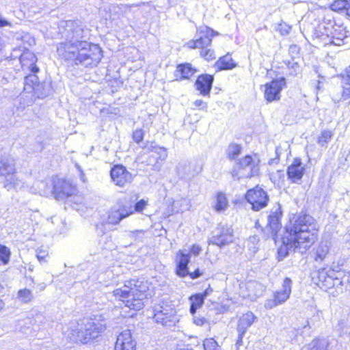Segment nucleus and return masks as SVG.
I'll list each match as a JSON object with an SVG mask.
<instances>
[{
  "instance_id": "obj_63",
  "label": "nucleus",
  "mask_w": 350,
  "mask_h": 350,
  "mask_svg": "<svg viewBox=\"0 0 350 350\" xmlns=\"http://www.w3.org/2000/svg\"><path fill=\"white\" fill-rule=\"evenodd\" d=\"M197 47V45H193V46H191V48L192 49H196Z\"/></svg>"
},
{
  "instance_id": "obj_54",
  "label": "nucleus",
  "mask_w": 350,
  "mask_h": 350,
  "mask_svg": "<svg viewBox=\"0 0 350 350\" xmlns=\"http://www.w3.org/2000/svg\"><path fill=\"white\" fill-rule=\"evenodd\" d=\"M202 275V273L200 272L199 269H197L193 272H189L187 275H189L191 278L192 279H196L198 278L200 276Z\"/></svg>"
},
{
  "instance_id": "obj_40",
  "label": "nucleus",
  "mask_w": 350,
  "mask_h": 350,
  "mask_svg": "<svg viewBox=\"0 0 350 350\" xmlns=\"http://www.w3.org/2000/svg\"><path fill=\"white\" fill-rule=\"evenodd\" d=\"M204 350H219L217 342L213 338H207L203 343Z\"/></svg>"
},
{
  "instance_id": "obj_41",
  "label": "nucleus",
  "mask_w": 350,
  "mask_h": 350,
  "mask_svg": "<svg viewBox=\"0 0 350 350\" xmlns=\"http://www.w3.org/2000/svg\"><path fill=\"white\" fill-rule=\"evenodd\" d=\"M145 231L143 230H136L134 231H129L128 236L129 238L142 241L144 237Z\"/></svg>"
},
{
  "instance_id": "obj_62",
  "label": "nucleus",
  "mask_w": 350,
  "mask_h": 350,
  "mask_svg": "<svg viewBox=\"0 0 350 350\" xmlns=\"http://www.w3.org/2000/svg\"><path fill=\"white\" fill-rule=\"evenodd\" d=\"M317 88L319 90L321 88L320 81H318V85H317Z\"/></svg>"
},
{
  "instance_id": "obj_8",
  "label": "nucleus",
  "mask_w": 350,
  "mask_h": 350,
  "mask_svg": "<svg viewBox=\"0 0 350 350\" xmlns=\"http://www.w3.org/2000/svg\"><path fill=\"white\" fill-rule=\"evenodd\" d=\"M292 281L288 278H285L282 288L276 291L273 299H267L265 303V307L271 309L280 304L284 303L290 297L291 293Z\"/></svg>"
},
{
  "instance_id": "obj_22",
  "label": "nucleus",
  "mask_w": 350,
  "mask_h": 350,
  "mask_svg": "<svg viewBox=\"0 0 350 350\" xmlns=\"http://www.w3.org/2000/svg\"><path fill=\"white\" fill-rule=\"evenodd\" d=\"M190 262V254L179 250L176 254V274L180 277H185L188 275V264Z\"/></svg>"
},
{
  "instance_id": "obj_52",
  "label": "nucleus",
  "mask_w": 350,
  "mask_h": 350,
  "mask_svg": "<svg viewBox=\"0 0 350 350\" xmlns=\"http://www.w3.org/2000/svg\"><path fill=\"white\" fill-rule=\"evenodd\" d=\"M202 251V247L199 245H192L190 252L194 256H198Z\"/></svg>"
},
{
  "instance_id": "obj_2",
  "label": "nucleus",
  "mask_w": 350,
  "mask_h": 350,
  "mask_svg": "<svg viewBox=\"0 0 350 350\" xmlns=\"http://www.w3.org/2000/svg\"><path fill=\"white\" fill-rule=\"evenodd\" d=\"M146 282L139 280L126 281L124 285L113 291L114 297L125 303L131 310H139L144 308V300L146 298Z\"/></svg>"
},
{
  "instance_id": "obj_6",
  "label": "nucleus",
  "mask_w": 350,
  "mask_h": 350,
  "mask_svg": "<svg viewBox=\"0 0 350 350\" xmlns=\"http://www.w3.org/2000/svg\"><path fill=\"white\" fill-rule=\"evenodd\" d=\"M79 53V62L86 66H96L103 57V51L100 45H88Z\"/></svg>"
},
{
  "instance_id": "obj_27",
  "label": "nucleus",
  "mask_w": 350,
  "mask_h": 350,
  "mask_svg": "<svg viewBox=\"0 0 350 350\" xmlns=\"http://www.w3.org/2000/svg\"><path fill=\"white\" fill-rule=\"evenodd\" d=\"M81 322H71L66 330L64 331V336L70 342H81V334H82Z\"/></svg>"
},
{
  "instance_id": "obj_10",
  "label": "nucleus",
  "mask_w": 350,
  "mask_h": 350,
  "mask_svg": "<svg viewBox=\"0 0 350 350\" xmlns=\"http://www.w3.org/2000/svg\"><path fill=\"white\" fill-rule=\"evenodd\" d=\"M111 178L116 186L124 187L133 181V176L122 165H114L110 171Z\"/></svg>"
},
{
  "instance_id": "obj_57",
  "label": "nucleus",
  "mask_w": 350,
  "mask_h": 350,
  "mask_svg": "<svg viewBox=\"0 0 350 350\" xmlns=\"http://www.w3.org/2000/svg\"><path fill=\"white\" fill-rule=\"evenodd\" d=\"M292 68L293 69V72H291L292 75H297L299 70V66L297 63H294L292 66Z\"/></svg>"
},
{
  "instance_id": "obj_35",
  "label": "nucleus",
  "mask_w": 350,
  "mask_h": 350,
  "mask_svg": "<svg viewBox=\"0 0 350 350\" xmlns=\"http://www.w3.org/2000/svg\"><path fill=\"white\" fill-rule=\"evenodd\" d=\"M334 133L331 131L323 130L318 138L317 142L321 146H325L332 139Z\"/></svg>"
},
{
  "instance_id": "obj_51",
  "label": "nucleus",
  "mask_w": 350,
  "mask_h": 350,
  "mask_svg": "<svg viewBox=\"0 0 350 350\" xmlns=\"http://www.w3.org/2000/svg\"><path fill=\"white\" fill-rule=\"evenodd\" d=\"M12 27V23L6 20L0 13V27Z\"/></svg>"
},
{
  "instance_id": "obj_9",
  "label": "nucleus",
  "mask_w": 350,
  "mask_h": 350,
  "mask_svg": "<svg viewBox=\"0 0 350 350\" xmlns=\"http://www.w3.org/2000/svg\"><path fill=\"white\" fill-rule=\"evenodd\" d=\"M245 199L252 204V209L256 211L265 207L269 201L267 193L258 186L247 191Z\"/></svg>"
},
{
  "instance_id": "obj_44",
  "label": "nucleus",
  "mask_w": 350,
  "mask_h": 350,
  "mask_svg": "<svg viewBox=\"0 0 350 350\" xmlns=\"http://www.w3.org/2000/svg\"><path fill=\"white\" fill-rule=\"evenodd\" d=\"M147 204V201L143 199L140 200L135 204L134 207L133 208V210L134 211V212L140 213L144 209Z\"/></svg>"
},
{
  "instance_id": "obj_43",
  "label": "nucleus",
  "mask_w": 350,
  "mask_h": 350,
  "mask_svg": "<svg viewBox=\"0 0 350 350\" xmlns=\"http://www.w3.org/2000/svg\"><path fill=\"white\" fill-rule=\"evenodd\" d=\"M133 139L137 143L139 144L144 139V131L142 129H137L133 133Z\"/></svg>"
},
{
  "instance_id": "obj_64",
  "label": "nucleus",
  "mask_w": 350,
  "mask_h": 350,
  "mask_svg": "<svg viewBox=\"0 0 350 350\" xmlns=\"http://www.w3.org/2000/svg\"><path fill=\"white\" fill-rule=\"evenodd\" d=\"M329 44H335V43L334 42V41H331V42H329Z\"/></svg>"
},
{
  "instance_id": "obj_33",
  "label": "nucleus",
  "mask_w": 350,
  "mask_h": 350,
  "mask_svg": "<svg viewBox=\"0 0 350 350\" xmlns=\"http://www.w3.org/2000/svg\"><path fill=\"white\" fill-rule=\"evenodd\" d=\"M241 150L242 147L241 145L234 143L230 144L226 149L228 158L230 160L235 159L239 155H240Z\"/></svg>"
},
{
  "instance_id": "obj_31",
  "label": "nucleus",
  "mask_w": 350,
  "mask_h": 350,
  "mask_svg": "<svg viewBox=\"0 0 350 350\" xmlns=\"http://www.w3.org/2000/svg\"><path fill=\"white\" fill-rule=\"evenodd\" d=\"M216 65L219 70H229L235 67V64L230 55H226L219 58Z\"/></svg>"
},
{
  "instance_id": "obj_3",
  "label": "nucleus",
  "mask_w": 350,
  "mask_h": 350,
  "mask_svg": "<svg viewBox=\"0 0 350 350\" xmlns=\"http://www.w3.org/2000/svg\"><path fill=\"white\" fill-rule=\"evenodd\" d=\"M62 38L69 44H85L86 41L81 40L83 29L79 21H66L61 22L59 26Z\"/></svg>"
},
{
  "instance_id": "obj_53",
  "label": "nucleus",
  "mask_w": 350,
  "mask_h": 350,
  "mask_svg": "<svg viewBox=\"0 0 350 350\" xmlns=\"http://www.w3.org/2000/svg\"><path fill=\"white\" fill-rule=\"evenodd\" d=\"M349 86V87H345L344 85L342 86L343 91L342 94V97L344 100L350 98V85Z\"/></svg>"
},
{
  "instance_id": "obj_42",
  "label": "nucleus",
  "mask_w": 350,
  "mask_h": 350,
  "mask_svg": "<svg viewBox=\"0 0 350 350\" xmlns=\"http://www.w3.org/2000/svg\"><path fill=\"white\" fill-rule=\"evenodd\" d=\"M347 0H336L331 5V9L334 11L340 12L345 8Z\"/></svg>"
},
{
  "instance_id": "obj_47",
  "label": "nucleus",
  "mask_w": 350,
  "mask_h": 350,
  "mask_svg": "<svg viewBox=\"0 0 350 350\" xmlns=\"http://www.w3.org/2000/svg\"><path fill=\"white\" fill-rule=\"evenodd\" d=\"M342 78V83L350 85V66L346 68L344 74L340 75Z\"/></svg>"
},
{
  "instance_id": "obj_29",
  "label": "nucleus",
  "mask_w": 350,
  "mask_h": 350,
  "mask_svg": "<svg viewBox=\"0 0 350 350\" xmlns=\"http://www.w3.org/2000/svg\"><path fill=\"white\" fill-rule=\"evenodd\" d=\"M194 72L195 70L191 68V64H180L178 66L175 71V76H180L181 79H189Z\"/></svg>"
},
{
  "instance_id": "obj_45",
  "label": "nucleus",
  "mask_w": 350,
  "mask_h": 350,
  "mask_svg": "<svg viewBox=\"0 0 350 350\" xmlns=\"http://www.w3.org/2000/svg\"><path fill=\"white\" fill-rule=\"evenodd\" d=\"M21 41L23 44H33L35 43V39L29 33H24L21 36Z\"/></svg>"
},
{
  "instance_id": "obj_34",
  "label": "nucleus",
  "mask_w": 350,
  "mask_h": 350,
  "mask_svg": "<svg viewBox=\"0 0 350 350\" xmlns=\"http://www.w3.org/2000/svg\"><path fill=\"white\" fill-rule=\"evenodd\" d=\"M190 301L191 302L190 306V312L194 314L196 312L198 308L201 307L204 304L203 295L196 294L190 297Z\"/></svg>"
},
{
  "instance_id": "obj_28",
  "label": "nucleus",
  "mask_w": 350,
  "mask_h": 350,
  "mask_svg": "<svg viewBox=\"0 0 350 350\" xmlns=\"http://www.w3.org/2000/svg\"><path fill=\"white\" fill-rule=\"evenodd\" d=\"M331 342L328 337H318L303 347L304 350H330Z\"/></svg>"
},
{
  "instance_id": "obj_13",
  "label": "nucleus",
  "mask_w": 350,
  "mask_h": 350,
  "mask_svg": "<svg viewBox=\"0 0 350 350\" xmlns=\"http://www.w3.org/2000/svg\"><path fill=\"white\" fill-rule=\"evenodd\" d=\"M202 170V166L198 163H191L188 161L179 163L176 166V171L181 178L190 179L198 174Z\"/></svg>"
},
{
  "instance_id": "obj_49",
  "label": "nucleus",
  "mask_w": 350,
  "mask_h": 350,
  "mask_svg": "<svg viewBox=\"0 0 350 350\" xmlns=\"http://www.w3.org/2000/svg\"><path fill=\"white\" fill-rule=\"evenodd\" d=\"M141 147L143 148L144 149H146L148 152H155L156 150H158L160 146H158L154 143L152 142L149 145H146V146H141Z\"/></svg>"
},
{
  "instance_id": "obj_38",
  "label": "nucleus",
  "mask_w": 350,
  "mask_h": 350,
  "mask_svg": "<svg viewBox=\"0 0 350 350\" xmlns=\"http://www.w3.org/2000/svg\"><path fill=\"white\" fill-rule=\"evenodd\" d=\"M291 30V26L282 21L276 25L275 31L279 32L282 36H286Z\"/></svg>"
},
{
  "instance_id": "obj_46",
  "label": "nucleus",
  "mask_w": 350,
  "mask_h": 350,
  "mask_svg": "<svg viewBox=\"0 0 350 350\" xmlns=\"http://www.w3.org/2000/svg\"><path fill=\"white\" fill-rule=\"evenodd\" d=\"M155 153L158 154V159L164 161L167 157V149L164 147H159Z\"/></svg>"
},
{
  "instance_id": "obj_20",
  "label": "nucleus",
  "mask_w": 350,
  "mask_h": 350,
  "mask_svg": "<svg viewBox=\"0 0 350 350\" xmlns=\"http://www.w3.org/2000/svg\"><path fill=\"white\" fill-rule=\"evenodd\" d=\"M135 347L130 330L126 329L118 336L114 350H135Z\"/></svg>"
},
{
  "instance_id": "obj_36",
  "label": "nucleus",
  "mask_w": 350,
  "mask_h": 350,
  "mask_svg": "<svg viewBox=\"0 0 350 350\" xmlns=\"http://www.w3.org/2000/svg\"><path fill=\"white\" fill-rule=\"evenodd\" d=\"M208 45L202 46L200 48V56L203 57L206 61H211L215 59V55L213 50L208 49Z\"/></svg>"
},
{
  "instance_id": "obj_56",
  "label": "nucleus",
  "mask_w": 350,
  "mask_h": 350,
  "mask_svg": "<svg viewBox=\"0 0 350 350\" xmlns=\"http://www.w3.org/2000/svg\"><path fill=\"white\" fill-rule=\"evenodd\" d=\"M279 150H280V148L278 146H277L275 148V154H276V158H274V159H271L269 161V164H272L274 162L275 163H278V160H279V156H280V152H279Z\"/></svg>"
},
{
  "instance_id": "obj_58",
  "label": "nucleus",
  "mask_w": 350,
  "mask_h": 350,
  "mask_svg": "<svg viewBox=\"0 0 350 350\" xmlns=\"http://www.w3.org/2000/svg\"><path fill=\"white\" fill-rule=\"evenodd\" d=\"M213 291V289L209 286L202 293L200 294V295H203V299L208 296L211 292Z\"/></svg>"
},
{
  "instance_id": "obj_26",
  "label": "nucleus",
  "mask_w": 350,
  "mask_h": 350,
  "mask_svg": "<svg viewBox=\"0 0 350 350\" xmlns=\"http://www.w3.org/2000/svg\"><path fill=\"white\" fill-rule=\"evenodd\" d=\"M217 35L218 33L212 29L206 26L201 27L197 31L194 44H210L212 42V38Z\"/></svg>"
},
{
  "instance_id": "obj_48",
  "label": "nucleus",
  "mask_w": 350,
  "mask_h": 350,
  "mask_svg": "<svg viewBox=\"0 0 350 350\" xmlns=\"http://www.w3.org/2000/svg\"><path fill=\"white\" fill-rule=\"evenodd\" d=\"M193 105L194 106L193 109L204 110L207 108V103L200 99L195 100Z\"/></svg>"
},
{
  "instance_id": "obj_4",
  "label": "nucleus",
  "mask_w": 350,
  "mask_h": 350,
  "mask_svg": "<svg viewBox=\"0 0 350 350\" xmlns=\"http://www.w3.org/2000/svg\"><path fill=\"white\" fill-rule=\"evenodd\" d=\"M16 163L14 158L10 155L0 157V177L5 180L4 187L10 190L16 184Z\"/></svg>"
},
{
  "instance_id": "obj_19",
  "label": "nucleus",
  "mask_w": 350,
  "mask_h": 350,
  "mask_svg": "<svg viewBox=\"0 0 350 350\" xmlns=\"http://www.w3.org/2000/svg\"><path fill=\"white\" fill-rule=\"evenodd\" d=\"M12 57L13 58L18 57L22 67L31 73H37L39 71V68L36 65L37 57L29 51H25L18 55H12Z\"/></svg>"
},
{
  "instance_id": "obj_61",
  "label": "nucleus",
  "mask_w": 350,
  "mask_h": 350,
  "mask_svg": "<svg viewBox=\"0 0 350 350\" xmlns=\"http://www.w3.org/2000/svg\"><path fill=\"white\" fill-rule=\"evenodd\" d=\"M37 258L40 262H42L44 260V255H42L40 252L37 255Z\"/></svg>"
},
{
  "instance_id": "obj_5",
  "label": "nucleus",
  "mask_w": 350,
  "mask_h": 350,
  "mask_svg": "<svg viewBox=\"0 0 350 350\" xmlns=\"http://www.w3.org/2000/svg\"><path fill=\"white\" fill-rule=\"evenodd\" d=\"M81 342L85 344L98 338L105 330L106 325L102 322L86 319L81 321Z\"/></svg>"
},
{
  "instance_id": "obj_7",
  "label": "nucleus",
  "mask_w": 350,
  "mask_h": 350,
  "mask_svg": "<svg viewBox=\"0 0 350 350\" xmlns=\"http://www.w3.org/2000/svg\"><path fill=\"white\" fill-rule=\"evenodd\" d=\"M233 240V230L227 225H222L215 230L213 235L208 240V243L221 248L232 243Z\"/></svg>"
},
{
  "instance_id": "obj_25",
  "label": "nucleus",
  "mask_w": 350,
  "mask_h": 350,
  "mask_svg": "<svg viewBox=\"0 0 350 350\" xmlns=\"http://www.w3.org/2000/svg\"><path fill=\"white\" fill-rule=\"evenodd\" d=\"M57 52L65 59L79 61V53L81 52V49H79L77 45H59L57 47Z\"/></svg>"
},
{
  "instance_id": "obj_32",
  "label": "nucleus",
  "mask_w": 350,
  "mask_h": 350,
  "mask_svg": "<svg viewBox=\"0 0 350 350\" xmlns=\"http://www.w3.org/2000/svg\"><path fill=\"white\" fill-rule=\"evenodd\" d=\"M228 206V202L226 195L222 192L217 193L216 196V202L214 205V208L217 212L224 211Z\"/></svg>"
},
{
  "instance_id": "obj_59",
  "label": "nucleus",
  "mask_w": 350,
  "mask_h": 350,
  "mask_svg": "<svg viewBox=\"0 0 350 350\" xmlns=\"http://www.w3.org/2000/svg\"><path fill=\"white\" fill-rule=\"evenodd\" d=\"M347 5H345V10H346L347 14L350 16V0L346 1Z\"/></svg>"
},
{
  "instance_id": "obj_37",
  "label": "nucleus",
  "mask_w": 350,
  "mask_h": 350,
  "mask_svg": "<svg viewBox=\"0 0 350 350\" xmlns=\"http://www.w3.org/2000/svg\"><path fill=\"white\" fill-rule=\"evenodd\" d=\"M10 250L2 245H0V264L7 265L10 260Z\"/></svg>"
},
{
  "instance_id": "obj_18",
  "label": "nucleus",
  "mask_w": 350,
  "mask_h": 350,
  "mask_svg": "<svg viewBox=\"0 0 350 350\" xmlns=\"http://www.w3.org/2000/svg\"><path fill=\"white\" fill-rule=\"evenodd\" d=\"M35 74H30L25 77L24 88L27 91H34L38 98H44L49 94L51 89L46 87L44 92H40L41 84L38 82V78Z\"/></svg>"
},
{
  "instance_id": "obj_50",
  "label": "nucleus",
  "mask_w": 350,
  "mask_h": 350,
  "mask_svg": "<svg viewBox=\"0 0 350 350\" xmlns=\"http://www.w3.org/2000/svg\"><path fill=\"white\" fill-rule=\"evenodd\" d=\"M206 322V320L204 317L194 316L193 317V323L197 325L202 326Z\"/></svg>"
},
{
  "instance_id": "obj_12",
  "label": "nucleus",
  "mask_w": 350,
  "mask_h": 350,
  "mask_svg": "<svg viewBox=\"0 0 350 350\" xmlns=\"http://www.w3.org/2000/svg\"><path fill=\"white\" fill-rule=\"evenodd\" d=\"M282 215L280 204L275 206L268 217L267 230H271V237L275 240L277 234L281 228L280 219Z\"/></svg>"
},
{
  "instance_id": "obj_55",
  "label": "nucleus",
  "mask_w": 350,
  "mask_h": 350,
  "mask_svg": "<svg viewBox=\"0 0 350 350\" xmlns=\"http://www.w3.org/2000/svg\"><path fill=\"white\" fill-rule=\"evenodd\" d=\"M231 174H232L233 179L237 180H239L241 177L245 176V174L239 175L238 170H237V169L233 170L231 172Z\"/></svg>"
},
{
  "instance_id": "obj_60",
  "label": "nucleus",
  "mask_w": 350,
  "mask_h": 350,
  "mask_svg": "<svg viewBox=\"0 0 350 350\" xmlns=\"http://www.w3.org/2000/svg\"><path fill=\"white\" fill-rule=\"evenodd\" d=\"M40 84H41V86L40 88V92H44V89H46V87H49L50 88V86L48 84H45V83H40Z\"/></svg>"
},
{
  "instance_id": "obj_14",
  "label": "nucleus",
  "mask_w": 350,
  "mask_h": 350,
  "mask_svg": "<svg viewBox=\"0 0 350 350\" xmlns=\"http://www.w3.org/2000/svg\"><path fill=\"white\" fill-rule=\"evenodd\" d=\"M154 319L158 323H161L165 327H171L179 321V318L176 315V312L171 309L167 310L163 309L156 311Z\"/></svg>"
},
{
  "instance_id": "obj_15",
  "label": "nucleus",
  "mask_w": 350,
  "mask_h": 350,
  "mask_svg": "<svg viewBox=\"0 0 350 350\" xmlns=\"http://www.w3.org/2000/svg\"><path fill=\"white\" fill-rule=\"evenodd\" d=\"M256 319V316L252 312H247L239 318L237 325L238 338L237 345L240 346L242 345L243 337L247 329L254 323Z\"/></svg>"
},
{
  "instance_id": "obj_30",
  "label": "nucleus",
  "mask_w": 350,
  "mask_h": 350,
  "mask_svg": "<svg viewBox=\"0 0 350 350\" xmlns=\"http://www.w3.org/2000/svg\"><path fill=\"white\" fill-rule=\"evenodd\" d=\"M329 243L328 241H322L319 243L316 251V261H323L329 252Z\"/></svg>"
},
{
  "instance_id": "obj_17",
  "label": "nucleus",
  "mask_w": 350,
  "mask_h": 350,
  "mask_svg": "<svg viewBox=\"0 0 350 350\" xmlns=\"http://www.w3.org/2000/svg\"><path fill=\"white\" fill-rule=\"evenodd\" d=\"M76 191L75 187L66 180H59L53 186V195L58 200H62L66 198L73 195Z\"/></svg>"
},
{
  "instance_id": "obj_24",
  "label": "nucleus",
  "mask_w": 350,
  "mask_h": 350,
  "mask_svg": "<svg viewBox=\"0 0 350 350\" xmlns=\"http://www.w3.org/2000/svg\"><path fill=\"white\" fill-rule=\"evenodd\" d=\"M237 167L239 170H245L250 168V172L245 174V177L251 178L258 174L259 167L258 163L253 159L250 155H247L239 161Z\"/></svg>"
},
{
  "instance_id": "obj_1",
  "label": "nucleus",
  "mask_w": 350,
  "mask_h": 350,
  "mask_svg": "<svg viewBox=\"0 0 350 350\" xmlns=\"http://www.w3.org/2000/svg\"><path fill=\"white\" fill-rule=\"evenodd\" d=\"M317 230V224L312 217L302 213L295 215L282 234V245L278 249V257L285 258L290 251L304 253L315 241Z\"/></svg>"
},
{
  "instance_id": "obj_16",
  "label": "nucleus",
  "mask_w": 350,
  "mask_h": 350,
  "mask_svg": "<svg viewBox=\"0 0 350 350\" xmlns=\"http://www.w3.org/2000/svg\"><path fill=\"white\" fill-rule=\"evenodd\" d=\"M134 213L132 206H122L119 208H112L109 211L107 221L109 224H118L123 219Z\"/></svg>"
},
{
  "instance_id": "obj_11",
  "label": "nucleus",
  "mask_w": 350,
  "mask_h": 350,
  "mask_svg": "<svg viewBox=\"0 0 350 350\" xmlns=\"http://www.w3.org/2000/svg\"><path fill=\"white\" fill-rule=\"evenodd\" d=\"M286 85L284 77L274 79L265 85L264 96L268 102L278 100L280 98V92Z\"/></svg>"
},
{
  "instance_id": "obj_39",
  "label": "nucleus",
  "mask_w": 350,
  "mask_h": 350,
  "mask_svg": "<svg viewBox=\"0 0 350 350\" xmlns=\"http://www.w3.org/2000/svg\"><path fill=\"white\" fill-rule=\"evenodd\" d=\"M18 297L21 299L23 302L27 303L33 299V294L30 290L25 288L18 291Z\"/></svg>"
},
{
  "instance_id": "obj_23",
  "label": "nucleus",
  "mask_w": 350,
  "mask_h": 350,
  "mask_svg": "<svg viewBox=\"0 0 350 350\" xmlns=\"http://www.w3.org/2000/svg\"><path fill=\"white\" fill-rule=\"evenodd\" d=\"M213 80V76L211 75L204 74L200 75L195 83L196 90L200 91V94L203 96L208 95L212 88Z\"/></svg>"
},
{
  "instance_id": "obj_21",
  "label": "nucleus",
  "mask_w": 350,
  "mask_h": 350,
  "mask_svg": "<svg viewBox=\"0 0 350 350\" xmlns=\"http://www.w3.org/2000/svg\"><path fill=\"white\" fill-rule=\"evenodd\" d=\"M305 167L302 164L301 160L299 158L294 159L293 163L288 167V178L293 183H297L300 181L304 174Z\"/></svg>"
}]
</instances>
